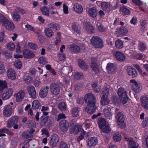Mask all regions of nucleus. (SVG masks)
I'll return each instance as SVG.
<instances>
[{"label":"nucleus","instance_id":"obj_14","mask_svg":"<svg viewBox=\"0 0 148 148\" xmlns=\"http://www.w3.org/2000/svg\"><path fill=\"white\" fill-rule=\"evenodd\" d=\"M13 90L11 88H9L4 92L2 95V98L3 100L8 99L12 95Z\"/></svg>","mask_w":148,"mask_h":148},{"label":"nucleus","instance_id":"obj_47","mask_svg":"<svg viewBox=\"0 0 148 148\" xmlns=\"http://www.w3.org/2000/svg\"><path fill=\"white\" fill-rule=\"evenodd\" d=\"M12 18L13 20L16 22H18L20 19V15L16 12H14L12 14Z\"/></svg>","mask_w":148,"mask_h":148},{"label":"nucleus","instance_id":"obj_27","mask_svg":"<svg viewBox=\"0 0 148 148\" xmlns=\"http://www.w3.org/2000/svg\"><path fill=\"white\" fill-rule=\"evenodd\" d=\"M6 21L3 25L8 30H13L14 29V25L13 23L8 20Z\"/></svg>","mask_w":148,"mask_h":148},{"label":"nucleus","instance_id":"obj_55","mask_svg":"<svg viewBox=\"0 0 148 148\" xmlns=\"http://www.w3.org/2000/svg\"><path fill=\"white\" fill-rule=\"evenodd\" d=\"M97 28L99 31L101 32H105L107 31L106 28L104 27L102 24H100L98 26Z\"/></svg>","mask_w":148,"mask_h":148},{"label":"nucleus","instance_id":"obj_35","mask_svg":"<svg viewBox=\"0 0 148 148\" xmlns=\"http://www.w3.org/2000/svg\"><path fill=\"white\" fill-rule=\"evenodd\" d=\"M32 107L33 109H40L41 107V104L38 100H35L32 103Z\"/></svg>","mask_w":148,"mask_h":148},{"label":"nucleus","instance_id":"obj_58","mask_svg":"<svg viewBox=\"0 0 148 148\" xmlns=\"http://www.w3.org/2000/svg\"><path fill=\"white\" fill-rule=\"evenodd\" d=\"M121 101L123 104L126 103L129 99L128 97L126 95V96H125L123 97H121Z\"/></svg>","mask_w":148,"mask_h":148},{"label":"nucleus","instance_id":"obj_9","mask_svg":"<svg viewBox=\"0 0 148 148\" xmlns=\"http://www.w3.org/2000/svg\"><path fill=\"white\" fill-rule=\"evenodd\" d=\"M140 100L142 107L145 110H148V97L143 95L141 97Z\"/></svg>","mask_w":148,"mask_h":148},{"label":"nucleus","instance_id":"obj_17","mask_svg":"<svg viewBox=\"0 0 148 148\" xmlns=\"http://www.w3.org/2000/svg\"><path fill=\"white\" fill-rule=\"evenodd\" d=\"M18 120L17 116H14L12 117L8 121L7 123V126L8 127L11 128L14 125L17 123Z\"/></svg>","mask_w":148,"mask_h":148},{"label":"nucleus","instance_id":"obj_26","mask_svg":"<svg viewBox=\"0 0 148 148\" xmlns=\"http://www.w3.org/2000/svg\"><path fill=\"white\" fill-rule=\"evenodd\" d=\"M103 112L106 118L110 119L112 115V113L111 112V108L109 107H106L104 109Z\"/></svg>","mask_w":148,"mask_h":148},{"label":"nucleus","instance_id":"obj_13","mask_svg":"<svg viewBox=\"0 0 148 148\" xmlns=\"http://www.w3.org/2000/svg\"><path fill=\"white\" fill-rule=\"evenodd\" d=\"M28 92L31 97L33 99L36 98V92L34 87L32 86H29L27 88Z\"/></svg>","mask_w":148,"mask_h":148},{"label":"nucleus","instance_id":"obj_37","mask_svg":"<svg viewBox=\"0 0 148 148\" xmlns=\"http://www.w3.org/2000/svg\"><path fill=\"white\" fill-rule=\"evenodd\" d=\"M58 107L62 111H65L66 110V104L63 101H62L58 103Z\"/></svg>","mask_w":148,"mask_h":148},{"label":"nucleus","instance_id":"obj_6","mask_svg":"<svg viewBox=\"0 0 148 148\" xmlns=\"http://www.w3.org/2000/svg\"><path fill=\"white\" fill-rule=\"evenodd\" d=\"M23 55L25 59L32 58L35 57V55L31 51L27 49H24L23 51Z\"/></svg>","mask_w":148,"mask_h":148},{"label":"nucleus","instance_id":"obj_54","mask_svg":"<svg viewBox=\"0 0 148 148\" xmlns=\"http://www.w3.org/2000/svg\"><path fill=\"white\" fill-rule=\"evenodd\" d=\"M28 46L31 49L34 50H36L38 48V46L37 44L32 42L29 43Z\"/></svg>","mask_w":148,"mask_h":148},{"label":"nucleus","instance_id":"obj_11","mask_svg":"<svg viewBox=\"0 0 148 148\" xmlns=\"http://www.w3.org/2000/svg\"><path fill=\"white\" fill-rule=\"evenodd\" d=\"M98 140L97 138L95 137L88 138L87 142V146L90 147H95L98 143Z\"/></svg>","mask_w":148,"mask_h":148},{"label":"nucleus","instance_id":"obj_39","mask_svg":"<svg viewBox=\"0 0 148 148\" xmlns=\"http://www.w3.org/2000/svg\"><path fill=\"white\" fill-rule=\"evenodd\" d=\"M120 12L125 15H129L130 13L129 10L125 6H121L120 8Z\"/></svg>","mask_w":148,"mask_h":148},{"label":"nucleus","instance_id":"obj_29","mask_svg":"<svg viewBox=\"0 0 148 148\" xmlns=\"http://www.w3.org/2000/svg\"><path fill=\"white\" fill-rule=\"evenodd\" d=\"M78 65L80 68L83 70H87L88 69V65L84 60H79Z\"/></svg>","mask_w":148,"mask_h":148},{"label":"nucleus","instance_id":"obj_49","mask_svg":"<svg viewBox=\"0 0 148 148\" xmlns=\"http://www.w3.org/2000/svg\"><path fill=\"white\" fill-rule=\"evenodd\" d=\"M119 32L120 34L124 35L127 33L128 30L126 28L122 27L119 28Z\"/></svg>","mask_w":148,"mask_h":148},{"label":"nucleus","instance_id":"obj_38","mask_svg":"<svg viewBox=\"0 0 148 148\" xmlns=\"http://www.w3.org/2000/svg\"><path fill=\"white\" fill-rule=\"evenodd\" d=\"M112 102L113 103L117 106L120 105L121 100L117 96H114L112 97Z\"/></svg>","mask_w":148,"mask_h":148},{"label":"nucleus","instance_id":"obj_20","mask_svg":"<svg viewBox=\"0 0 148 148\" xmlns=\"http://www.w3.org/2000/svg\"><path fill=\"white\" fill-rule=\"evenodd\" d=\"M49 89V87L47 86L41 88L39 92L40 97L42 98H43L46 97L48 94Z\"/></svg>","mask_w":148,"mask_h":148},{"label":"nucleus","instance_id":"obj_40","mask_svg":"<svg viewBox=\"0 0 148 148\" xmlns=\"http://www.w3.org/2000/svg\"><path fill=\"white\" fill-rule=\"evenodd\" d=\"M81 110V108L78 107L73 108L72 110V114L75 117L79 116V113Z\"/></svg>","mask_w":148,"mask_h":148},{"label":"nucleus","instance_id":"obj_2","mask_svg":"<svg viewBox=\"0 0 148 148\" xmlns=\"http://www.w3.org/2000/svg\"><path fill=\"white\" fill-rule=\"evenodd\" d=\"M91 42L97 48H101L103 45L102 39L98 36H93L91 39Z\"/></svg>","mask_w":148,"mask_h":148},{"label":"nucleus","instance_id":"obj_25","mask_svg":"<svg viewBox=\"0 0 148 148\" xmlns=\"http://www.w3.org/2000/svg\"><path fill=\"white\" fill-rule=\"evenodd\" d=\"M48 27L54 30H59L60 28V26L58 23L52 22L51 23L47 25Z\"/></svg>","mask_w":148,"mask_h":148},{"label":"nucleus","instance_id":"obj_56","mask_svg":"<svg viewBox=\"0 0 148 148\" xmlns=\"http://www.w3.org/2000/svg\"><path fill=\"white\" fill-rule=\"evenodd\" d=\"M15 46L14 44L12 42L8 43L7 45V48L10 50L12 51L15 48Z\"/></svg>","mask_w":148,"mask_h":148},{"label":"nucleus","instance_id":"obj_61","mask_svg":"<svg viewBox=\"0 0 148 148\" xmlns=\"http://www.w3.org/2000/svg\"><path fill=\"white\" fill-rule=\"evenodd\" d=\"M15 11L17 12H19L22 15H24L26 13L24 10L19 7H16L15 9Z\"/></svg>","mask_w":148,"mask_h":148},{"label":"nucleus","instance_id":"obj_3","mask_svg":"<svg viewBox=\"0 0 148 148\" xmlns=\"http://www.w3.org/2000/svg\"><path fill=\"white\" fill-rule=\"evenodd\" d=\"M109 91L108 89H105L101 94V100L100 102L101 104L103 106L107 105L109 103L108 97V95Z\"/></svg>","mask_w":148,"mask_h":148},{"label":"nucleus","instance_id":"obj_16","mask_svg":"<svg viewBox=\"0 0 148 148\" xmlns=\"http://www.w3.org/2000/svg\"><path fill=\"white\" fill-rule=\"evenodd\" d=\"M8 77L12 80H14L16 79V73L15 71L12 69H10L7 71Z\"/></svg>","mask_w":148,"mask_h":148},{"label":"nucleus","instance_id":"obj_51","mask_svg":"<svg viewBox=\"0 0 148 148\" xmlns=\"http://www.w3.org/2000/svg\"><path fill=\"white\" fill-rule=\"evenodd\" d=\"M30 132L29 131H27L23 132L22 133L23 137L24 138H28L31 136V134H30Z\"/></svg>","mask_w":148,"mask_h":148},{"label":"nucleus","instance_id":"obj_12","mask_svg":"<svg viewBox=\"0 0 148 148\" xmlns=\"http://www.w3.org/2000/svg\"><path fill=\"white\" fill-rule=\"evenodd\" d=\"M114 56L118 61L122 62L125 59V56L122 53L116 51L114 53Z\"/></svg>","mask_w":148,"mask_h":148},{"label":"nucleus","instance_id":"obj_53","mask_svg":"<svg viewBox=\"0 0 148 148\" xmlns=\"http://www.w3.org/2000/svg\"><path fill=\"white\" fill-rule=\"evenodd\" d=\"M83 73L82 72H77L75 74L74 77L76 79H79L82 77H83Z\"/></svg>","mask_w":148,"mask_h":148},{"label":"nucleus","instance_id":"obj_42","mask_svg":"<svg viewBox=\"0 0 148 148\" xmlns=\"http://www.w3.org/2000/svg\"><path fill=\"white\" fill-rule=\"evenodd\" d=\"M113 138L114 141L119 142L121 139V136L119 133L117 132L113 134Z\"/></svg>","mask_w":148,"mask_h":148},{"label":"nucleus","instance_id":"obj_1","mask_svg":"<svg viewBox=\"0 0 148 148\" xmlns=\"http://www.w3.org/2000/svg\"><path fill=\"white\" fill-rule=\"evenodd\" d=\"M85 100L87 105L85 108L87 112L90 114L94 113L96 110L97 106H96V99L93 95L91 93L87 94L84 96L78 98L77 99V102L79 104L82 105Z\"/></svg>","mask_w":148,"mask_h":148},{"label":"nucleus","instance_id":"obj_34","mask_svg":"<svg viewBox=\"0 0 148 148\" xmlns=\"http://www.w3.org/2000/svg\"><path fill=\"white\" fill-rule=\"evenodd\" d=\"M117 94L118 96L121 98L122 97H123L125 96H126L127 94L126 91L122 87H120L118 88L117 91Z\"/></svg>","mask_w":148,"mask_h":148},{"label":"nucleus","instance_id":"obj_18","mask_svg":"<svg viewBox=\"0 0 148 148\" xmlns=\"http://www.w3.org/2000/svg\"><path fill=\"white\" fill-rule=\"evenodd\" d=\"M82 126L80 125H73L72 126L70 129V133L74 134H78L82 130Z\"/></svg>","mask_w":148,"mask_h":148},{"label":"nucleus","instance_id":"obj_4","mask_svg":"<svg viewBox=\"0 0 148 148\" xmlns=\"http://www.w3.org/2000/svg\"><path fill=\"white\" fill-rule=\"evenodd\" d=\"M50 90L52 95L56 96L58 95L60 90V86L56 83H52L50 84Z\"/></svg>","mask_w":148,"mask_h":148},{"label":"nucleus","instance_id":"obj_33","mask_svg":"<svg viewBox=\"0 0 148 148\" xmlns=\"http://www.w3.org/2000/svg\"><path fill=\"white\" fill-rule=\"evenodd\" d=\"M40 10L43 15L47 16H49V10L47 7L45 6L40 7Z\"/></svg>","mask_w":148,"mask_h":148},{"label":"nucleus","instance_id":"obj_62","mask_svg":"<svg viewBox=\"0 0 148 148\" xmlns=\"http://www.w3.org/2000/svg\"><path fill=\"white\" fill-rule=\"evenodd\" d=\"M8 19L7 18L3 15H0V22L2 23L3 25L4 24V23L6 22V21Z\"/></svg>","mask_w":148,"mask_h":148},{"label":"nucleus","instance_id":"obj_28","mask_svg":"<svg viewBox=\"0 0 148 148\" xmlns=\"http://www.w3.org/2000/svg\"><path fill=\"white\" fill-rule=\"evenodd\" d=\"M116 119L118 122L123 123L125 121V117L123 114L121 112L118 113L116 116Z\"/></svg>","mask_w":148,"mask_h":148},{"label":"nucleus","instance_id":"obj_44","mask_svg":"<svg viewBox=\"0 0 148 148\" xmlns=\"http://www.w3.org/2000/svg\"><path fill=\"white\" fill-rule=\"evenodd\" d=\"M115 45L116 47L118 49H121L123 46V44L122 41L119 39L117 40L115 42Z\"/></svg>","mask_w":148,"mask_h":148},{"label":"nucleus","instance_id":"obj_43","mask_svg":"<svg viewBox=\"0 0 148 148\" xmlns=\"http://www.w3.org/2000/svg\"><path fill=\"white\" fill-rule=\"evenodd\" d=\"M147 45L146 44L143 42H140L138 44V49L141 51H143L147 49Z\"/></svg>","mask_w":148,"mask_h":148},{"label":"nucleus","instance_id":"obj_64","mask_svg":"<svg viewBox=\"0 0 148 148\" xmlns=\"http://www.w3.org/2000/svg\"><path fill=\"white\" fill-rule=\"evenodd\" d=\"M4 54L7 58H11L12 56V54L11 52H8L7 51H5L4 52Z\"/></svg>","mask_w":148,"mask_h":148},{"label":"nucleus","instance_id":"obj_22","mask_svg":"<svg viewBox=\"0 0 148 148\" xmlns=\"http://www.w3.org/2000/svg\"><path fill=\"white\" fill-rule=\"evenodd\" d=\"M116 67L113 63H108L106 69L109 73L112 74L115 71Z\"/></svg>","mask_w":148,"mask_h":148},{"label":"nucleus","instance_id":"obj_31","mask_svg":"<svg viewBox=\"0 0 148 148\" xmlns=\"http://www.w3.org/2000/svg\"><path fill=\"white\" fill-rule=\"evenodd\" d=\"M24 95L25 92L23 90H21L19 91L16 97V101L19 102L22 100L24 98Z\"/></svg>","mask_w":148,"mask_h":148},{"label":"nucleus","instance_id":"obj_45","mask_svg":"<svg viewBox=\"0 0 148 148\" xmlns=\"http://www.w3.org/2000/svg\"><path fill=\"white\" fill-rule=\"evenodd\" d=\"M72 29L75 32L79 35L82 32L80 28L76 24L74 23L72 25Z\"/></svg>","mask_w":148,"mask_h":148},{"label":"nucleus","instance_id":"obj_63","mask_svg":"<svg viewBox=\"0 0 148 148\" xmlns=\"http://www.w3.org/2000/svg\"><path fill=\"white\" fill-rule=\"evenodd\" d=\"M66 118V116L63 113H61L59 114L58 116V118L57 121H58L62 119H65Z\"/></svg>","mask_w":148,"mask_h":148},{"label":"nucleus","instance_id":"obj_36","mask_svg":"<svg viewBox=\"0 0 148 148\" xmlns=\"http://www.w3.org/2000/svg\"><path fill=\"white\" fill-rule=\"evenodd\" d=\"M44 32L45 35L49 38L51 37L53 35V32L52 30L49 28H45Z\"/></svg>","mask_w":148,"mask_h":148},{"label":"nucleus","instance_id":"obj_7","mask_svg":"<svg viewBox=\"0 0 148 148\" xmlns=\"http://www.w3.org/2000/svg\"><path fill=\"white\" fill-rule=\"evenodd\" d=\"M59 124L60 129L63 132L67 131L69 126L68 121L65 120H62L60 121Z\"/></svg>","mask_w":148,"mask_h":148},{"label":"nucleus","instance_id":"obj_21","mask_svg":"<svg viewBox=\"0 0 148 148\" xmlns=\"http://www.w3.org/2000/svg\"><path fill=\"white\" fill-rule=\"evenodd\" d=\"M73 8V10L79 14H81L83 11L82 6L77 3L74 5Z\"/></svg>","mask_w":148,"mask_h":148},{"label":"nucleus","instance_id":"obj_57","mask_svg":"<svg viewBox=\"0 0 148 148\" xmlns=\"http://www.w3.org/2000/svg\"><path fill=\"white\" fill-rule=\"evenodd\" d=\"M62 8L64 13V14H68L69 13V11L68 6L65 3H63Z\"/></svg>","mask_w":148,"mask_h":148},{"label":"nucleus","instance_id":"obj_41","mask_svg":"<svg viewBox=\"0 0 148 148\" xmlns=\"http://www.w3.org/2000/svg\"><path fill=\"white\" fill-rule=\"evenodd\" d=\"M7 85L6 80H0V91H3L5 88H7Z\"/></svg>","mask_w":148,"mask_h":148},{"label":"nucleus","instance_id":"obj_30","mask_svg":"<svg viewBox=\"0 0 148 148\" xmlns=\"http://www.w3.org/2000/svg\"><path fill=\"white\" fill-rule=\"evenodd\" d=\"M23 80L27 85L32 83L33 81V78L29 75H25L23 76Z\"/></svg>","mask_w":148,"mask_h":148},{"label":"nucleus","instance_id":"obj_32","mask_svg":"<svg viewBox=\"0 0 148 148\" xmlns=\"http://www.w3.org/2000/svg\"><path fill=\"white\" fill-rule=\"evenodd\" d=\"M106 121L104 118L100 117L98 118V124L99 127L102 128L106 125Z\"/></svg>","mask_w":148,"mask_h":148},{"label":"nucleus","instance_id":"obj_52","mask_svg":"<svg viewBox=\"0 0 148 148\" xmlns=\"http://www.w3.org/2000/svg\"><path fill=\"white\" fill-rule=\"evenodd\" d=\"M103 132L105 133H108L110 132L111 130L110 127L108 125H105L104 127L101 128Z\"/></svg>","mask_w":148,"mask_h":148},{"label":"nucleus","instance_id":"obj_8","mask_svg":"<svg viewBox=\"0 0 148 148\" xmlns=\"http://www.w3.org/2000/svg\"><path fill=\"white\" fill-rule=\"evenodd\" d=\"M3 114L5 117H9L12 113V107L9 105H5L3 109Z\"/></svg>","mask_w":148,"mask_h":148},{"label":"nucleus","instance_id":"obj_50","mask_svg":"<svg viewBox=\"0 0 148 148\" xmlns=\"http://www.w3.org/2000/svg\"><path fill=\"white\" fill-rule=\"evenodd\" d=\"M92 88L94 92H100V89L97 86V84L96 83H94L92 86Z\"/></svg>","mask_w":148,"mask_h":148},{"label":"nucleus","instance_id":"obj_24","mask_svg":"<svg viewBox=\"0 0 148 148\" xmlns=\"http://www.w3.org/2000/svg\"><path fill=\"white\" fill-rule=\"evenodd\" d=\"M59 140V138L58 136L56 134L53 135L52 136L50 140V143L51 145L53 147L55 146Z\"/></svg>","mask_w":148,"mask_h":148},{"label":"nucleus","instance_id":"obj_19","mask_svg":"<svg viewBox=\"0 0 148 148\" xmlns=\"http://www.w3.org/2000/svg\"><path fill=\"white\" fill-rule=\"evenodd\" d=\"M70 51L73 53H78L80 51V48L79 46L75 43L70 45L69 48Z\"/></svg>","mask_w":148,"mask_h":148},{"label":"nucleus","instance_id":"obj_5","mask_svg":"<svg viewBox=\"0 0 148 148\" xmlns=\"http://www.w3.org/2000/svg\"><path fill=\"white\" fill-rule=\"evenodd\" d=\"M96 3L99 6H100L103 10L107 12H109L110 6V4L105 1H97Z\"/></svg>","mask_w":148,"mask_h":148},{"label":"nucleus","instance_id":"obj_15","mask_svg":"<svg viewBox=\"0 0 148 148\" xmlns=\"http://www.w3.org/2000/svg\"><path fill=\"white\" fill-rule=\"evenodd\" d=\"M127 71L129 76L132 77H136L137 74L136 69L131 66H128L127 69Z\"/></svg>","mask_w":148,"mask_h":148},{"label":"nucleus","instance_id":"obj_48","mask_svg":"<svg viewBox=\"0 0 148 148\" xmlns=\"http://www.w3.org/2000/svg\"><path fill=\"white\" fill-rule=\"evenodd\" d=\"M14 66L18 69H20L22 66V63L21 60L18 59L14 62Z\"/></svg>","mask_w":148,"mask_h":148},{"label":"nucleus","instance_id":"obj_59","mask_svg":"<svg viewBox=\"0 0 148 148\" xmlns=\"http://www.w3.org/2000/svg\"><path fill=\"white\" fill-rule=\"evenodd\" d=\"M5 71V67L3 62L0 61V73L2 74Z\"/></svg>","mask_w":148,"mask_h":148},{"label":"nucleus","instance_id":"obj_10","mask_svg":"<svg viewBox=\"0 0 148 148\" xmlns=\"http://www.w3.org/2000/svg\"><path fill=\"white\" fill-rule=\"evenodd\" d=\"M84 28L89 34H92L95 32L94 28L90 22H86L84 23Z\"/></svg>","mask_w":148,"mask_h":148},{"label":"nucleus","instance_id":"obj_60","mask_svg":"<svg viewBox=\"0 0 148 148\" xmlns=\"http://www.w3.org/2000/svg\"><path fill=\"white\" fill-rule=\"evenodd\" d=\"M59 148H68V146L66 143L61 141L60 143Z\"/></svg>","mask_w":148,"mask_h":148},{"label":"nucleus","instance_id":"obj_23","mask_svg":"<svg viewBox=\"0 0 148 148\" xmlns=\"http://www.w3.org/2000/svg\"><path fill=\"white\" fill-rule=\"evenodd\" d=\"M88 14L91 17L93 18L95 17L97 14V10L95 7L90 8L88 11Z\"/></svg>","mask_w":148,"mask_h":148},{"label":"nucleus","instance_id":"obj_46","mask_svg":"<svg viewBox=\"0 0 148 148\" xmlns=\"http://www.w3.org/2000/svg\"><path fill=\"white\" fill-rule=\"evenodd\" d=\"M91 66L93 71L96 73H97L99 72V70L98 67L97 63H94V62H93V63H91Z\"/></svg>","mask_w":148,"mask_h":148}]
</instances>
